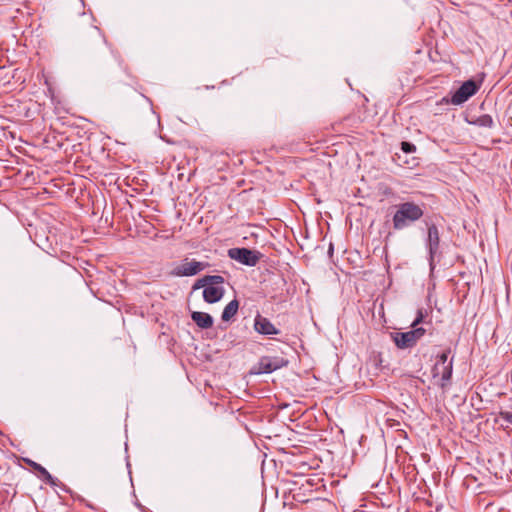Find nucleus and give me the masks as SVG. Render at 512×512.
<instances>
[{"label": "nucleus", "mask_w": 512, "mask_h": 512, "mask_svg": "<svg viewBox=\"0 0 512 512\" xmlns=\"http://www.w3.org/2000/svg\"><path fill=\"white\" fill-rule=\"evenodd\" d=\"M332 253H333V245L330 244V246H329V254H332Z\"/></svg>", "instance_id": "obj_20"}, {"label": "nucleus", "mask_w": 512, "mask_h": 512, "mask_svg": "<svg viewBox=\"0 0 512 512\" xmlns=\"http://www.w3.org/2000/svg\"><path fill=\"white\" fill-rule=\"evenodd\" d=\"M451 352V349L448 348L446 350H444L442 353L438 354L437 355V358H436V363L432 369V373H433V377H437L439 376V372H440V366L445 363H449V354Z\"/></svg>", "instance_id": "obj_15"}, {"label": "nucleus", "mask_w": 512, "mask_h": 512, "mask_svg": "<svg viewBox=\"0 0 512 512\" xmlns=\"http://www.w3.org/2000/svg\"><path fill=\"white\" fill-rule=\"evenodd\" d=\"M472 123L479 127H485V128H491L494 125V121H493L492 117L488 114H483V115L477 117L474 121H472Z\"/></svg>", "instance_id": "obj_16"}, {"label": "nucleus", "mask_w": 512, "mask_h": 512, "mask_svg": "<svg viewBox=\"0 0 512 512\" xmlns=\"http://www.w3.org/2000/svg\"><path fill=\"white\" fill-rule=\"evenodd\" d=\"M427 247L429 250V256H430V267L433 269V260L436 254L439 250V244H440V237H439V231L436 225L432 224L428 227V237H427Z\"/></svg>", "instance_id": "obj_6"}, {"label": "nucleus", "mask_w": 512, "mask_h": 512, "mask_svg": "<svg viewBox=\"0 0 512 512\" xmlns=\"http://www.w3.org/2000/svg\"><path fill=\"white\" fill-rule=\"evenodd\" d=\"M191 318L201 329H209L213 326L214 323L213 317L205 312L193 311L191 313Z\"/></svg>", "instance_id": "obj_10"}, {"label": "nucleus", "mask_w": 512, "mask_h": 512, "mask_svg": "<svg viewBox=\"0 0 512 512\" xmlns=\"http://www.w3.org/2000/svg\"><path fill=\"white\" fill-rule=\"evenodd\" d=\"M422 208L413 202H404L397 206V211L393 215V228L402 230L410 226L423 216Z\"/></svg>", "instance_id": "obj_2"}, {"label": "nucleus", "mask_w": 512, "mask_h": 512, "mask_svg": "<svg viewBox=\"0 0 512 512\" xmlns=\"http://www.w3.org/2000/svg\"><path fill=\"white\" fill-rule=\"evenodd\" d=\"M498 417L505 421L508 424L512 425V412L510 411H500Z\"/></svg>", "instance_id": "obj_18"}, {"label": "nucleus", "mask_w": 512, "mask_h": 512, "mask_svg": "<svg viewBox=\"0 0 512 512\" xmlns=\"http://www.w3.org/2000/svg\"><path fill=\"white\" fill-rule=\"evenodd\" d=\"M225 289L223 284H210L203 290V299L209 304L216 303L224 296Z\"/></svg>", "instance_id": "obj_9"}, {"label": "nucleus", "mask_w": 512, "mask_h": 512, "mask_svg": "<svg viewBox=\"0 0 512 512\" xmlns=\"http://www.w3.org/2000/svg\"><path fill=\"white\" fill-rule=\"evenodd\" d=\"M224 278L220 275H205L202 278H199L193 285V290H197L200 288L205 289L210 284H224Z\"/></svg>", "instance_id": "obj_11"}, {"label": "nucleus", "mask_w": 512, "mask_h": 512, "mask_svg": "<svg viewBox=\"0 0 512 512\" xmlns=\"http://www.w3.org/2000/svg\"><path fill=\"white\" fill-rule=\"evenodd\" d=\"M254 330L265 336L277 335L280 333V330L277 329L268 318L260 314H257L254 318Z\"/></svg>", "instance_id": "obj_7"}, {"label": "nucleus", "mask_w": 512, "mask_h": 512, "mask_svg": "<svg viewBox=\"0 0 512 512\" xmlns=\"http://www.w3.org/2000/svg\"><path fill=\"white\" fill-rule=\"evenodd\" d=\"M288 364L287 360L283 358H270L267 356L261 357L258 362V371L256 373H272L275 370L286 366Z\"/></svg>", "instance_id": "obj_8"}, {"label": "nucleus", "mask_w": 512, "mask_h": 512, "mask_svg": "<svg viewBox=\"0 0 512 512\" xmlns=\"http://www.w3.org/2000/svg\"><path fill=\"white\" fill-rule=\"evenodd\" d=\"M228 256L243 265L253 267L259 262L262 255L260 252L248 248H231L228 250Z\"/></svg>", "instance_id": "obj_3"}, {"label": "nucleus", "mask_w": 512, "mask_h": 512, "mask_svg": "<svg viewBox=\"0 0 512 512\" xmlns=\"http://www.w3.org/2000/svg\"><path fill=\"white\" fill-rule=\"evenodd\" d=\"M27 464L30 465L35 471L39 473V477L45 481L46 483L50 485H56V482L58 481L57 478L53 477L46 468L41 466L40 464L27 459Z\"/></svg>", "instance_id": "obj_13"}, {"label": "nucleus", "mask_w": 512, "mask_h": 512, "mask_svg": "<svg viewBox=\"0 0 512 512\" xmlns=\"http://www.w3.org/2000/svg\"><path fill=\"white\" fill-rule=\"evenodd\" d=\"M239 308V302L236 299L230 301L224 308L221 318L223 321H230L237 313Z\"/></svg>", "instance_id": "obj_14"}, {"label": "nucleus", "mask_w": 512, "mask_h": 512, "mask_svg": "<svg viewBox=\"0 0 512 512\" xmlns=\"http://www.w3.org/2000/svg\"><path fill=\"white\" fill-rule=\"evenodd\" d=\"M424 313L418 309L417 316L411 324V330L407 332H393L391 338L399 349H409L414 347L417 342L425 335L426 330L418 325L423 321Z\"/></svg>", "instance_id": "obj_1"}, {"label": "nucleus", "mask_w": 512, "mask_h": 512, "mask_svg": "<svg viewBox=\"0 0 512 512\" xmlns=\"http://www.w3.org/2000/svg\"><path fill=\"white\" fill-rule=\"evenodd\" d=\"M208 266L209 264L207 262H200L194 259L191 261L185 260L182 262V264L175 267L171 274L177 277L194 276L205 270Z\"/></svg>", "instance_id": "obj_4"}, {"label": "nucleus", "mask_w": 512, "mask_h": 512, "mask_svg": "<svg viewBox=\"0 0 512 512\" xmlns=\"http://www.w3.org/2000/svg\"><path fill=\"white\" fill-rule=\"evenodd\" d=\"M26 176H27V177H30V176H31V177H32V180H35V177H34V173H33V171H31V172L27 171V172H26Z\"/></svg>", "instance_id": "obj_19"}, {"label": "nucleus", "mask_w": 512, "mask_h": 512, "mask_svg": "<svg viewBox=\"0 0 512 512\" xmlns=\"http://www.w3.org/2000/svg\"><path fill=\"white\" fill-rule=\"evenodd\" d=\"M453 373V358L449 360V363L442 364L440 366V372L439 375L440 378V386L442 388H446L448 385H450L451 378Z\"/></svg>", "instance_id": "obj_12"}, {"label": "nucleus", "mask_w": 512, "mask_h": 512, "mask_svg": "<svg viewBox=\"0 0 512 512\" xmlns=\"http://www.w3.org/2000/svg\"><path fill=\"white\" fill-rule=\"evenodd\" d=\"M479 90V85L470 79L465 81L452 95L451 103L454 105H460L466 102L470 97L475 95Z\"/></svg>", "instance_id": "obj_5"}, {"label": "nucleus", "mask_w": 512, "mask_h": 512, "mask_svg": "<svg viewBox=\"0 0 512 512\" xmlns=\"http://www.w3.org/2000/svg\"><path fill=\"white\" fill-rule=\"evenodd\" d=\"M401 149L405 153H412L416 151V146L411 142L403 141L401 143Z\"/></svg>", "instance_id": "obj_17"}]
</instances>
